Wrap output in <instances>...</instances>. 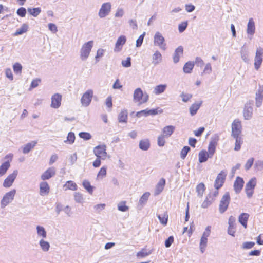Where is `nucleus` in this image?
<instances>
[{
	"label": "nucleus",
	"mask_w": 263,
	"mask_h": 263,
	"mask_svg": "<svg viewBox=\"0 0 263 263\" xmlns=\"http://www.w3.org/2000/svg\"><path fill=\"white\" fill-rule=\"evenodd\" d=\"M256 185V179L255 177L252 178L246 184L245 186V192L247 194V196L248 198L252 197L254 189Z\"/></svg>",
	"instance_id": "1a4fd4ad"
},
{
	"label": "nucleus",
	"mask_w": 263,
	"mask_h": 263,
	"mask_svg": "<svg viewBox=\"0 0 263 263\" xmlns=\"http://www.w3.org/2000/svg\"><path fill=\"white\" fill-rule=\"evenodd\" d=\"M202 101H200L198 103H195L193 104L190 107V113L192 116H194L200 108L201 104Z\"/></svg>",
	"instance_id": "c85d7f7f"
},
{
	"label": "nucleus",
	"mask_w": 263,
	"mask_h": 263,
	"mask_svg": "<svg viewBox=\"0 0 263 263\" xmlns=\"http://www.w3.org/2000/svg\"><path fill=\"white\" fill-rule=\"evenodd\" d=\"M151 254V251L147 252L145 249H142L140 251L137 253V256L138 257H144Z\"/></svg>",
	"instance_id": "5fc2aeb1"
},
{
	"label": "nucleus",
	"mask_w": 263,
	"mask_h": 263,
	"mask_svg": "<svg viewBox=\"0 0 263 263\" xmlns=\"http://www.w3.org/2000/svg\"><path fill=\"white\" fill-rule=\"evenodd\" d=\"M255 32V23L253 19V18H250L249 20L247 28V33L248 35V37L250 39H252V36Z\"/></svg>",
	"instance_id": "a211bd4d"
},
{
	"label": "nucleus",
	"mask_w": 263,
	"mask_h": 263,
	"mask_svg": "<svg viewBox=\"0 0 263 263\" xmlns=\"http://www.w3.org/2000/svg\"><path fill=\"white\" fill-rule=\"evenodd\" d=\"M166 87L167 85L166 84H160L157 85L154 88V93L156 95H159L164 92L165 91Z\"/></svg>",
	"instance_id": "473e14b6"
},
{
	"label": "nucleus",
	"mask_w": 263,
	"mask_h": 263,
	"mask_svg": "<svg viewBox=\"0 0 263 263\" xmlns=\"http://www.w3.org/2000/svg\"><path fill=\"white\" fill-rule=\"evenodd\" d=\"M121 64L124 67H129L131 66V58L130 57H127L126 60H122L121 62Z\"/></svg>",
	"instance_id": "69168bd1"
},
{
	"label": "nucleus",
	"mask_w": 263,
	"mask_h": 263,
	"mask_svg": "<svg viewBox=\"0 0 263 263\" xmlns=\"http://www.w3.org/2000/svg\"><path fill=\"white\" fill-rule=\"evenodd\" d=\"M226 176L227 172L224 171H221L218 174L214 182V187L216 190L219 189L223 185Z\"/></svg>",
	"instance_id": "9b49d317"
},
{
	"label": "nucleus",
	"mask_w": 263,
	"mask_h": 263,
	"mask_svg": "<svg viewBox=\"0 0 263 263\" xmlns=\"http://www.w3.org/2000/svg\"><path fill=\"white\" fill-rule=\"evenodd\" d=\"M55 174V168L54 167H51L45 171L41 176L43 180H48Z\"/></svg>",
	"instance_id": "aec40b11"
},
{
	"label": "nucleus",
	"mask_w": 263,
	"mask_h": 263,
	"mask_svg": "<svg viewBox=\"0 0 263 263\" xmlns=\"http://www.w3.org/2000/svg\"><path fill=\"white\" fill-rule=\"evenodd\" d=\"M211 227L208 226L205 228L204 232L203 233L201 238H204V239H208V237L210 236V233H211Z\"/></svg>",
	"instance_id": "774afa93"
},
{
	"label": "nucleus",
	"mask_w": 263,
	"mask_h": 263,
	"mask_svg": "<svg viewBox=\"0 0 263 263\" xmlns=\"http://www.w3.org/2000/svg\"><path fill=\"white\" fill-rule=\"evenodd\" d=\"M158 218L160 222L163 226H166L168 221V215L166 213H164L163 215H158Z\"/></svg>",
	"instance_id": "de8ad7c7"
},
{
	"label": "nucleus",
	"mask_w": 263,
	"mask_h": 263,
	"mask_svg": "<svg viewBox=\"0 0 263 263\" xmlns=\"http://www.w3.org/2000/svg\"><path fill=\"white\" fill-rule=\"evenodd\" d=\"M17 174V170H14L12 173L9 174L3 182V186L6 188L11 187L16 179Z\"/></svg>",
	"instance_id": "4468645a"
},
{
	"label": "nucleus",
	"mask_w": 263,
	"mask_h": 263,
	"mask_svg": "<svg viewBox=\"0 0 263 263\" xmlns=\"http://www.w3.org/2000/svg\"><path fill=\"white\" fill-rule=\"evenodd\" d=\"M194 66V62H187L186 63L183 68V70L184 73H190L191 72Z\"/></svg>",
	"instance_id": "c9c22d12"
},
{
	"label": "nucleus",
	"mask_w": 263,
	"mask_h": 263,
	"mask_svg": "<svg viewBox=\"0 0 263 263\" xmlns=\"http://www.w3.org/2000/svg\"><path fill=\"white\" fill-rule=\"evenodd\" d=\"M104 53L105 50L102 48H99V49H98V50L97 51L96 55L95 56V60L96 63L99 61L100 58L104 55Z\"/></svg>",
	"instance_id": "13d9d810"
},
{
	"label": "nucleus",
	"mask_w": 263,
	"mask_h": 263,
	"mask_svg": "<svg viewBox=\"0 0 263 263\" xmlns=\"http://www.w3.org/2000/svg\"><path fill=\"white\" fill-rule=\"evenodd\" d=\"M10 164L9 161H6L0 166V176L4 175L9 168Z\"/></svg>",
	"instance_id": "f704fd0d"
},
{
	"label": "nucleus",
	"mask_w": 263,
	"mask_h": 263,
	"mask_svg": "<svg viewBox=\"0 0 263 263\" xmlns=\"http://www.w3.org/2000/svg\"><path fill=\"white\" fill-rule=\"evenodd\" d=\"M80 138L85 140H88L91 138V135L90 134L86 132H81L79 134Z\"/></svg>",
	"instance_id": "338daca9"
},
{
	"label": "nucleus",
	"mask_w": 263,
	"mask_h": 263,
	"mask_svg": "<svg viewBox=\"0 0 263 263\" xmlns=\"http://www.w3.org/2000/svg\"><path fill=\"white\" fill-rule=\"evenodd\" d=\"M253 101L249 100L245 104L243 116L245 120H248L251 119L253 117Z\"/></svg>",
	"instance_id": "423d86ee"
},
{
	"label": "nucleus",
	"mask_w": 263,
	"mask_h": 263,
	"mask_svg": "<svg viewBox=\"0 0 263 263\" xmlns=\"http://www.w3.org/2000/svg\"><path fill=\"white\" fill-rule=\"evenodd\" d=\"M36 233L39 237H41L42 239L46 238L47 237V232L45 229L41 226L37 225L36 227Z\"/></svg>",
	"instance_id": "cd10ccee"
},
{
	"label": "nucleus",
	"mask_w": 263,
	"mask_h": 263,
	"mask_svg": "<svg viewBox=\"0 0 263 263\" xmlns=\"http://www.w3.org/2000/svg\"><path fill=\"white\" fill-rule=\"evenodd\" d=\"M39 245L42 250L44 252H47L50 249V244L48 242L41 239L39 241Z\"/></svg>",
	"instance_id": "4c0bfd02"
},
{
	"label": "nucleus",
	"mask_w": 263,
	"mask_h": 263,
	"mask_svg": "<svg viewBox=\"0 0 263 263\" xmlns=\"http://www.w3.org/2000/svg\"><path fill=\"white\" fill-rule=\"evenodd\" d=\"M241 57L245 62H248L249 60L248 58V52L247 49L242 47L240 51Z\"/></svg>",
	"instance_id": "3c124183"
},
{
	"label": "nucleus",
	"mask_w": 263,
	"mask_h": 263,
	"mask_svg": "<svg viewBox=\"0 0 263 263\" xmlns=\"http://www.w3.org/2000/svg\"><path fill=\"white\" fill-rule=\"evenodd\" d=\"M165 185V180L161 178L156 185L154 195L155 196L159 195L163 190Z\"/></svg>",
	"instance_id": "4be33fe9"
},
{
	"label": "nucleus",
	"mask_w": 263,
	"mask_h": 263,
	"mask_svg": "<svg viewBox=\"0 0 263 263\" xmlns=\"http://www.w3.org/2000/svg\"><path fill=\"white\" fill-rule=\"evenodd\" d=\"M139 148L142 151H147L150 147V142L148 139L141 140L139 142Z\"/></svg>",
	"instance_id": "c756f323"
},
{
	"label": "nucleus",
	"mask_w": 263,
	"mask_h": 263,
	"mask_svg": "<svg viewBox=\"0 0 263 263\" xmlns=\"http://www.w3.org/2000/svg\"><path fill=\"white\" fill-rule=\"evenodd\" d=\"M211 196L212 195L211 193H210L206 196L205 200L201 204V207L202 208H207L212 204L214 199H212L210 200V199L211 198Z\"/></svg>",
	"instance_id": "e433bc0d"
},
{
	"label": "nucleus",
	"mask_w": 263,
	"mask_h": 263,
	"mask_svg": "<svg viewBox=\"0 0 263 263\" xmlns=\"http://www.w3.org/2000/svg\"><path fill=\"white\" fill-rule=\"evenodd\" d=\"M127 111L126 110H123L121 111L118 116L119 122L126 123L127 120Z\"/></svg>",
	"instance_id": "ea45409f"
},
{
	"label": "nucleus",
	"mask_w": 263,
	"mask_h": 263,
	"mask_svg": "<svg viewBox=\"0 0 263 263\" xmlns=\"http://www.w3.org/2000/svg\"><path fill=\"white\" fill-rule=\"evenodd\" d=\"M255 245V243L252 241H247L243 243L241 248L243 249H250L252 248Z\"/></svg>",
	"instance_id": "680f3d73"
},
{
	"label": "nucleus",
	"mask_w": 263,
	"mask_h": 263,
	"mask_svg": "<svg viewBox=\"0 0 263 263\" xmlns=\"http://www.w3.org/2000/svg\"><path fill=\"white\" fill-rule=\"evenodd\" d=\"M199 161L200 163H203L207 161L209 158L208 154L205 150H202L199 153Z\"/></svg>",
	"instance_id": "72a5a7b5"
},
{
	"label": "nucleus",
	"mask_w": 263,
	"mask_h": 263,
	"mask_svg": "<svg viewBox=\"0 0 263 263\" xmlns=\"http://www.w3.org/2000/svg\"><path fill=\"white\" fill-rule=\"evenodd\" d=\"M249 217V214L246 213H241L238 217L239 222L245 228H247V221Z\"/></svg>",
	"instance_id": "a878e982"
},
{
	"label": "nucleus",
	"mask_w": 263,
	"mask_h": 263,
	"mask_svg": "<svg viewBox=\"0 0 263 263\" xmlns=\"http://www.w3.org/2000/svg\"><path fill=\"white\" fill-rule=\"evenodd\" d=\"M28 28V26L26 24H23L20 28L17 29L16 32L14 33V35L17 36L23 34L27 31Z\"/></svg>",
	"instance_id": "a19ab883"
},
{
	"label": "nucleus",
	"mask_w": 263,
	"mask_h": 263,
	"mask_svg": "<svg viewBox=\"0 0 263 263\" xmlns=\"http://www.w3.org/2000/svg\"><path fill=\"white\" fill-rule=\"evenodd\" d=\"M241 122L238 120H235L232 124V136H240L241 133Z\"/></svg>",
	"instance_id": "f8f14e48"
},
{
	"label": "nucleus",
	"mask_w": 263,
	"mask_h": 263,
	"mask_svg": "<svg viewBox=\"0 0 263 263\" xmlns=\"http://www.w3.org/2000/svg\"><path fill=\"white\" fill-rule=\"evenodd\" d=\"M263 60V49L259 47L257 48L255 56L254 58V67L256 70H258Z\"/></svg>",
	"instance_id": "9d476101"
},
{
	"label": "nucleus",
	"mask_w": 263,
	"mask_h": 263,
	"mask_svg": "<svg viewBox=\"0 0 263 263\" xmlns=\"http://www.w3.org/2000/svg\"><path fill=\"white\" fill-rule=\"evenodd\" d=\"M188 25L187 21L182 22L178 25V30L180 33H182L185 31Z\"/></svg>",
	"instance_id": "6e6d98bb"
},
{
	"label": "nucleus",
	"mask_w": 263,
	"mask_h": 263,
	"mask_svg": "<svg viewBox=\"0 0 263 263\" xmlns=\"http://www.w3.org/2000/svg\"><path fill=\"white\" fill-rule=\"evenodd\" d=\"M255 105L257 107H260L263 102V85L259 84L258 88L255 92Z\"/></svg>",
	"instance_id": "ddd939ff"
},
{
	"label": "nucleus",
	"mask_w": 263,
	"mask_h": 263,
	"mask_svg": "<svg viewBox=\"0 0 263 263\" xmlns=\"http://www.w3.org/2000/svg\"><path fill=\"white\" fill-rule=\"evenodd\" d=\"M175 129V127L173 125L166 126L163 128V134L162 135L165 137L166 138H168L172 135Z\"/></svg>",
	"instance_id": "393cba45"
},
{
	"label": "nucleus",
	"mask_w": 263,
	"mask_h": 263,
	"mask_svg": "<svg viewBox=\"0 0 263 263\" xmlns=\"http://www.w3.org/2000/svg\"><path fill=\"white\" fill-rule=\"evenodd\" d=\"M180 97H181L183 102H187L192 98V95L182 92L180 95Z\"/></svg>",
	"instance_id": "0e129e2a"
},
{
	"label": "nucleus",
	"mask_w": 263,
	"mask_h": 263,
	"mask_svg": "<svg viewBox=\"0 0 263 263\" xmlns=\"http://www.w3.org/2000/svg\"><path fill=\"white\" fill-rule=\"evenodd\" d=\"M75 140V135L73 132H69L67 136L66 140L64 141L65 143L72 144Z\"/></svg>",
	"instance_id": "09e8293b"
},
{
	"label": "nucleus",
	"mask_w": 263,
	"mask_h": 263,
	"mask_svg": "<svg viewBox=\"0 0 263 263\" xmlns=\"http://www.w3.org/2000/svg\"><path fill=\"white\" fill-rule=\"evenodd\" d=\"M190 151V147L187 146H185L182 149L180 153V157L182 159H184L187 153Z\"/></svg>",
	"instance_id": "864d4df0"
},
{
	"label": "nucleus",
	"mask_w": 263,
	"mask_h": 263,
	"mask_svg": "<svg viewBox=\"0 0 263 263\" xmlns=\"http://www.w3.org/2000/svg\"><path fill=\"white\" fill-rule=\"evenodd\" d=\"M163 60L162 55L159 50H156L152 56V63L154 65L160 64Z\"/></svg>",
	"instance_id": "6ab92c4d"
},
{
	"label": "nucleus",
	"mask_w": 263,
	"mask_h": 263,
	"mask_svg": "<svg viewBox=\"0 0 263 263\" xmlns=\"http://www.w3.org/2000/svg\"><path fill=\"white\" fill-rule=\"evenodd\" d=\"M230 196L229 192H226L222 197L219 206V211L221 214L227 210L230 202Z\"/></svg>",
	"instance_id": "0eeeda50"
},
{
	"label": "nucleus",
	"mask_w": 263,
	"mask_h": 263,
	"mask_svg": "<svg viewBox=\"0 0 263 263\" xmlns=\"http://www.w3.org/2000/svg\"><path fill=\"white\" fill-rule=\"evenodd\" d=\"M74 200L77 203H83L84 202V198H83V194L80 192H76L74 194Z\"/></svg>",
	"instance_id": "49530a36"
},
{
	"label": "nucleus",
	"mask_w": 263,
	"mask_h": 263,
	"mask_svg": "<svg viewBox=\"0 0 263 263\" xmlns=\"http://www.w3.org/2000/svg\"><path fill=\"white\" fill-rule=\"evenodd\" d=\"M205 190V185L203 183H200L198 184L196 186V192L198 193V196L202 197L203 195Z\"/></svg>",
	"instance_id": "c03bdc74"
},
{
	"label": "nucleus",
	"mask_w": 263,
	"mask_h": 263,
	"mask_svg": "<svg viewBox=\"0 0 263 263\" xmlns=\"http://www.w3.org/2000/svg\"><path fill=\"white\" fill-rule=\"evenodd\" d=\"M13 71L16 74H21L22 70L21 64L18 63H15L13 66Z\"/></svg>",
	"instance_id": "bf43d9fd"
},
{
	"label": "nucleus",
	"mask_w": 263,
	"mask_h": 263,
	"mask_svg": "<svg viewBox=\"0 0 263 263\" xmlns=\"http://www.w3.org/2000/svg\"><path fill=\"white\" fill-rule=\"evenodd\" d=\"M83 186L84 187V189H86L89 194H92L93 191V187L91 185L89 181L87 180H84L83 181Z\"/></svg>",
	"instance_id": "37998d69"
},
{
	"label": "nucleus",
	"mask_w": 263,
	"mask_h": 263,
	"mask_svg": "<svg viewBox=\"0 0 263 263\" xmlns=\"http://www.w3.org/2000/svg\"><path fill=\"white\" fill-rule=\"evenodd\" d=\"M166 138L165 137L163 136L162 135H161L158 136V139H157V143L158 145L159 146H163L165 143V139Z\"/></svg>",
	"instance_id": "e2e57ef3"
},
{
	"label": "nucleus",
	"mask_w": 263,
	"mask_h": 263,
	"mask_svg": "<svg viewBox=\"0 0 263 263\" xmlns=\"http://www.w3.org/2000/svg\"><path fill=\"white\" fill-rule=\"evenodd\" d=\"M37 144V142L32 141L31 142L25 144L23 147V153L25 154H28Z\"/></svg>",
	"instance_id": "7c9ffc66"
},
{
	"label": "nucleus",
	"mask_w": 263,
	"mask_h": 263,
	"mask_svg": "<svg viewBox=\"0 0 263 263\" xmlns=\"http://www.w3.org/2000/svg\"><path fill=\"white\" fill-rule=\"evenodd\" d=\"M106 174H107V166H103L100 168L99 172L98 173V174L97 176V179L98 180L102 179L106 176Z\"/></svg>",
	"instance_id": "58836bf2"
},
{
	"label": "nucleus",
	"mask_w": 263,
	"mask_h": 263,
	"mask_svg": "<svg viewBox=\"0 0 263 263\" xmlns=\"http://www.w3.org/2000/svg\"><path fill=\"white\" fill-rule=\"evenodd\" d=\"M27 11L30 15L33 16L34 17H36L41 12V9L40 7L28 8Z\"/></svg>",
	"instance_id": "79ce46f5"
},
{
	"label": "nucleus",
	"mask_w": 263,
	"mask_h": 263,
	"mask_svg": "<svg viewBox=\"0 0 263 263\" xmlns=\"http://www.w3.org/2000/svg\"><path fill=\"white\" fill-rule=\"evenodd\" d=\"M93 152L97 158H101L105 160L107 157L109 158L106 152L105 145H99L94 147Z\"/></svg>",
	"instance_id": "39448f33"
},
{
	"label": "nucleus",
	"mask_w": 263,
	"mask_h": 263,
	"mask_svg": "<svg viewBox=\"0 0 263 263\" xmlns=\"http://www.w3.org/2000/svg\"><path fill=\"white\" fill-rule=\"evenodd\" d=\"M16 192V190L13 189L4 194L0 202L1 209L5 208L9 203L12 202L14 200Z\"/></svg>",
	"instance_id": "7ed1b4c3"
},
{
	"label": "nucleus",
	"mask_w": 263,
	"mask_h": 263,
	"mask_svg": "<svg viewBox=\"0 0 263 263\" xmlns=\"http://www.w3.org/2000/svg\"><path fill=\"white\" fill-rule=\"evenodd\" d=\"M150 196L149 192H145L144 193L139 199L138 206L141 208H143L146 203Z\"/></svg>",
	"instance_id": "bb28decb"
},
{
	"label": "nucleus",
	"mask_w": 263,
	"mask_h": 263,
	"mask_svg": "<svg viewBox=\"0 0 263 263\" xmlns=\"http://www.w3.org/2000/svg\"><path fill=\"white\" fill-rule=\"evenodd\" d=\"M219 136L215 134L211 137L209 145L216 147V145L217 144Z\"/></svg>",
	"instance_id": "4d7b16f0"
},
{
	"label": "nucleus",
	"mask_w": 263,
	"mask_h": 263,
	"mask_svg": "<svg viewBox=\"0 0 263 263\" xmlns=\"http://www.w3.org/2000/svg\"><path fill=\"white\" fill-rule=\"evenodd\" d=\"M183 48L181 46H179L177 48L173 54V62L175 63H177L179 61L180 57L183 54Z\"/></svg>",
	"instance_id": "b1692460"
},
{
	"label": "nucleus",
	"mask_w": 263,
	"mask_h": 263,
	"mask_svg": "<svg viewBox=\"0 0 263 263\" xmlns=\"http://www.w3.org/2000/svg\"><path fill=\"white\" fill-rule=\"evenodd\" d=\"M50 190V187L46 182H42L40 184V194L41 196L47 195Z\"/></svg>",
	"instance_id": "5701e85b"
},
{
	"label": "nucleus",
	"mask_w": 263,
	"mask_h": 263,
	"mask_svg": "<svg viewBox=\"0 0 263 263\" xmlns=\"http://www.w3.org/2000/svg\"><path fill=\"white\" fill-rule=\"evenodd\" d=\"M93 46V41L86 42L82 45L80 51V58L82 61H85L88 58Z\"/></svg>",
	"instance_id": "f257e3e1"
},
{
	"label": "nucleus",
	"mask_w": 263,
	"mask_h": 263,
	"mask_svg": "<svg viewBox=\"0 0 263 263\" xmlns=\"http://www.w3.org/2000/svg\"><path fill=\"white\" fill-rule=\"evenodd\" d=\"M149 98L148 95L143 93L141 88H136L134 92L133 100L135 102H138V105H141L147 102Z\"/></svg>",
	"instance_id": "f03ea898"
},
{
	"label": "nucleus",
	"mask_w": 263,
	"mask_h": 263,
	"mask_svg": "<svg viewBox=\"0 0 263 263\" xmlns=\"http://www.w3.org/2000/svg\"><path fill=\"white\" fill-rule=\"evenodd\" d=\"M154 44L155 46H158L162 50H166L167 47L165 42V39L159 31L155 33L154 36Z\"/></svg>",
	"instance_id": "20e7f679"
},
{
	"label": "nucleus",
	"mask_w": 263,
	"mask_h": 263,
	"mask_svg": "<svg viewBox=\"0 0 263 263\" xmlns=\"http://www.w3.org/2000/svg\"><path fill=\"white\" fill-rule=\"evenodd\" d=\"M208 239L201 238L200 240L199 248L202 253H204L207 246Z\"/></svg>",
	"instance_id": "8fccbe9b"
},
{
	"label": "nucleus",
	"mask_w": 263,
	"mask_h": 263,
	"mask_svg": "<svg viewBox=\"0 0 263 263\" xmlns=\"http://www.w3.org/2000/svg\"><path fill=\"white\" fill-rule=\"evenodd\" d=\"M105 206L106 204L104 203L98 204L93 206V210L95 212L100 213L105 208Z\"/></svg>",
	"instance_id": "603ef678"
},
{
	"label": "nucleus",
	"mask_w": 263,
	"mask_h": 263,
	"mask_svg": "<svg viewBox=\"0 0 263 263\" xmlns=\"http://www.w3.org/2000/svg\"><path fill=\"white\" fill-rule=\"evenodd\" d=\"M111 4L109 2L103 3L99 10L98 15L100 18H104L108 15L111 11Z\"/></svg>",
	"instance_id": "2eb2a0df"
},
{
	"label": "nucleus",
	"mask_w": 263,
	"mask_h": 263,
	"mask_svg": "<svg viewBox=\"0 0 263 263\" xmlns=\"http://www.w3.org/2000/svg\"><path fill=\"white\" fill-rule=\"evenodd\" d=\"M126 37L125 35H121L120 36L116 41L115 44L114 51L115 52H119L121 51L122 49L123 45L125 44L126 42Z\"/></svg>",
	"instance_id": "dca6fc26"
},
{
	"label": "nucleus",
	"mask_w": 263,
	"mask_h": 263,
	"mask_svg": "<svg viewBox=\"0 0 263 263\" xmlns=\"http://www.w3.org/2000/svg\"><path fill=\"white\" fill-rule=\"evenodd\" d=\"M128 207L126 205L125 201H122L118 205V209L120 211L126 212L128 211Z\"/></svg>",
	"instance_id": "052dcab7"
},
{
	"label": "nucleus",
	"mask_w": 263,
	"mask_h": 263,
	"mask_svg": "<svg viewBox=\"0 0 263 263\" xmlns=\"http://www.w3.org/2000/svg\"><path fill=\"white\" fill-rule=\"evenodd\" d=\"M93 96V91L92 89H88L83 93L81 98V103L83 106H88L92 100Z\"/></svg>",
	"instance_id": "6e6552de"
},
{
	"label": "nucleus",
	"mask_w": 263,
	"mask_h": 263,
	"mask_svg": "<svg viewBox=\"0 0 263 263\" xmlns=\"http://www.w3.org/2000/svg\"><path fill=\"white\" fill-rule=\"evenodd\" d=\"M63 187L65 190H70L72 191H76L77 190L78 186L75 182L73 181H67L64 185Z\"/></svg>",
	"instance_id": "2f4dec72"
},
{
	"label": "nucleus",
	"mask_w": 263,
	"mask_h": 263,
	"mask_svg": "<svg viewBox=\"0 0 263 263\" xmlns=\"http://www.w3.org/2000/svg\"><path fill=\"white\" fill-rule=\"evenodd\" d=\"M233 137L235 139V145L234 147V150L236 151H238L240 149L241 145L242 143V138L240 136Z\"/></svg>",
	"instance_id": "a18cd8bd"
},
{
	"label": "nucleus",
	"mask_w": 263,
	"mask_h": 263,
	"mask_svg": "<svg viewBox=\"0 0 263 263\" xmlns=\"http://www.w3.org/2000/svg\"><path fill=\"white\" fill-rule=\"evenodd\" d=\"M244 181L242 178L237 177L234 183V189L236 194L239 193L243 186Z\"/></svg>",
	"instance_id": "412c9836"
},
{
	"label": "nucleus",
	"mask_w": 263,
	"mask_h": 263,
	"mask_svg": "<svg viewBox=\"0 0 263 263\" xmlns=\"http://www.w3.org/2000/svg\"><path fill=\"white\" fill-rule=\"evenodd\" d=\"M62 95L57 93L51 97V103L50 106L55 109L58 108L61 105Z\"/></svg>",
	"instance_id": "f3484780"
}]
</instances>
